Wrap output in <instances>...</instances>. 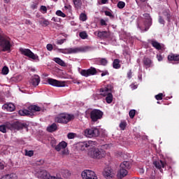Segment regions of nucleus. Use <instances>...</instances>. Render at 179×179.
<instances>
[{
    "instance_id": "44",
    "label": "nucleus",
    "mask_w": 179,
    "mask_h": 179,
    "mask_svg": "<svg viewBox=\"0 0 179 179\" xmlns=\"http://www.w3.org/2000/svg\"><path fill=\"white\" fill-rule=\"evenodd\" d=\"M135 110H131L129 113V117L130 118H134V117H135Z\"/></svg>"
},
{
    "instance_id": "43",
    "label": "nucleus",
    "mask_w": 179,
    "mask_h": 179,
    "mask_svg": "<svg viewBox=\"0 0 179 179\" xmlns=\"http://www.w3.org/2000/svg\"><path fill=\"white\" fill-rule=\"evenodd\" d=\"M50 145L52 148H55V146H57V140L52 139L50 141Z\"/></svg>"
},
{
    "instance_id": "16",
    "label": "nucleus",
    "mask_w": 179,
    "mask_h": 179,
    "mask_svg": "<svg viewBox=\"0 0 179 179\" xmlns=\"http://www.w3.org/2000/svg\"><path fill=\"white\" fill-rule=\"evenodd\" d=\"M103 176L104 178L113 179L114 178V176H115V173H114V171L113 170V169L108 167L103 170Z\"/></svg>"
},
{
    "instance_id": "54",
    "label": "nucleus",
    "mask_w": 179,
    "mask_h": 179,
    "mask_svg": "<svg viewBox=\"0 0 179 179\" xmlns=\"http://www.w3.org/2000/svg\"><path fill=\"white\" fill-rule=\"evenodd\" d=\"M157 59H158V61L159 62H160V61H163V57L162 56V55H157Z\"/></svg>"
},
{
    "instance_id": "53",
    "label": "nucleus",
    "mask_w": 179,
    "mask_h": 179,
    "mask_svg": "<svg viewBox=\"0 0 179 179\" xmlns=\"http://www.w3.org/2000/svg\"><path fill=\"white\" fill-rule=\"evenodd\" d=\"M43 26H48L50 24V21L47 20H45L43 22Z\"/></svg>"
},
{
    "instance_id": "20",
    "label": "nucleus",
    "mask_w": 179,
    "mask_h": 179,
    "mask_svg": "<svg viewBox=\"0 0 179 179\" xmlns=\"http://www.w3.org/2000/svg\"><path fill=\"white\" fill-rule=\"evenodd\" d=\"M3 110H6V111H15V105L12 103H6L2 107Z\"/></svg>"
},
{
    "instance_id": "58",
    "label": "nucleus",
    "mask_w": 179,
    "mask_h": 179,
    "mask_svg": "<svg viewBox=\"0 0 179 179\" xmlns=\"http://www.w3.org/2000/svg\"><path fill=\"white\" fill-rule=\"evenodd\" d=\"M107 2H108V0H101V3H102V4H105Z\"/></svg>"
},
{
    "instance_id": "13",
    "label": "nucleus",
    "mask_w": 179,
    "mask_h": 179,
    "mask_svg": "<svg viewBox=\"0 0 179 179\" xmlns=\"http://www.w3.org/2000/svg\"><path fill=\"white\" fill-rule=\"evenodd\" d=\"M20 52L22 55H25V57H28V58H31V59H37L38 61V56L33 53L30 49L20 48Z\"/></svg>"
},
{
    "instance_id": "37",
    "label": "nucleus",
    "mask_w": 179,
    "mask_h": 179,
    "mask_svg": "<svg viewBox=\"0 0 179 179\" xmlns=\"http://www.w3.org/2000/svg\"><path fill=\"white\" fill-rule=\"evenodd\" d=\"M99 72H101V76L103 77V76H107L108 75H110V73H108V71L107 70H105V71H100V70H98Z\"/></svg>"
},
{
    "instance_id": "51",
    "label": "nucleus",
    "mask_w": 179,
    "mask_h": 179,
    "mask_svg": "<svg viewBox=\"0 0 179 179\" xmlns=\"http://www.w3.org/2000/svg\"><path fill=\"white\" fill-rule=\"evenodd\" d=\"M159 22L160 23V24H164V20L163 19V17H162V16H159Z\"/></svg>"
},
{
    "instance_id": "2",
    "label": "nucleus",
    "mask_w": 179,
    "mask_h": 179,
    "mask_svg": "<svg viewBox=\"0 0 179 179\" xmlns=\"http://www.w3.org/2000/svg\"><path fill=\"white\" fill-rule=\"evenodd\" d=\"M113 90V87L111 85L108 86L105 88H102L100 90V95L106 97V101L108 104H111L113 103V94L111 93Z\"/></svg>"
},
{
    "instance_id": "33",
    "label": "nucleus",
    "mask_w": 179,
    "mask_h": 179,
    "mask_svg": "<svg viewBox=\"0 0 179 179\" xmlns=\"http://www.w3.org/2000/svg\"><path fill=\"white\" fill-rule=\"evenodd\" d=\"M1 73L2 75H8V73H9V68L6 66H3L1 70Z\"/></svg>"
},
{
    "instance_id": "32",
    "label": "nucleus",
    "mask_w": 179,
    "mask_h": 179,
    "mask_svg": "<svg viewBox=\"0 0 179 179\" xmlns=\"http://www.w3.org/2000/svg\"><path fill=\"white\" fill-rule=\"evenodd\" d=\"M79 36L83 40H86V38H87V33H86V31L80 32Z\"/></svg>"
},
{
    "instance_id": "57",
    "label": "nucleus",
    "mask_w": 179,
    "mask_h": 179,
    "mask_svg": "<svg viewBox=\"0 0 179 179\" xmlns=\"http://www.w3.org/2000/svg\"><path fill=\"white\" fill-rule=\"evenodd\" d=\"M31 9H36L37 8V4L34 3L31 6Z\"/></svg>"
},
{
    "instance_id": "17",
    "label": "nucleus",
    "mask_w": 179,
    "mask_h": 179,
    "mask_svg": "<svg viewBox=\"0 0 179 179\" xmlns=\"http://www.w3.org/2000/svg\"><path fill=\"white\" fill-rule=\"evenodd\" d=\"M48 83L49 85H51V86H55L56 87H64V86H65V83L58 81V80H57L55 79H52V78H49L48 80Z\"/></svg>"
},
{
    "instance_id": "22",
    "label": "nucleus",
    "mask_w": 179,
    "mask_h": 179,
    "mask_svg": "<svg viewBox=\"0 0 179 179\" xmlns=\"http://www.w3.org/2000/svg\"><path fill=\"white\" fill-rule=\"evenodd\" d=\"M151 44L154 48H156V50H160L162 48H163V45L160 44L159 42L157 41L152 40L151 41Z\"/></svg>"
},
{
    "instance_id": "34",
    "label": "nucleus",
    "mask_w": 179,
    "mask_h": 179,
    "mask_svg": "<svg viewBox=\"0 0 179 179\" xmlns=\"http://www.w3.org/2000/svg\"><path fill=\"white\" fill-rule=\"evenodd\" d=\"M80 20H82V22H86V20H87V15L85 13H81L80 15Z\"/></svg>"
},
{
    "instance_id": "10",
    "label": "nucleus",
    "mask_w": 179,
    "mask_h": 179,
    "mask_svg": "<svg viewBox=\"0 0 179 179\" xmlns=\"http://www.w3.org/2000/svg\"><path fill=\"white\" fill-rule=\"evenodd\" d=\"M86 138H96L100 135V131L96 127L87 128L84 131Z\"/></svg>"
},
{
    "instance_id": "21",
    "label": "nucleus",
    "mask_w": 179,
    "mask_h": 179,
    "mask_svg": "<svg viewBox=\"0 0 179 179\" xmlns=\"http://www.w3.org/2000/svg\"><path fill=\"white\" fill-rule=\"evenodd\" d=\"M11 127L13 129H23L24 128V124L19 122H15L11 124Z\"/></svg>"
},
{
    "instance_id": "23",
    "label": "nucleus",
    "mask_w": 179,
    "mask_h": 179,
    "mask_svg": "<svg viewBox=\"0 0 179 179\" xmlns=\"http://www.w3.org/2000/svg\"><path fill=\"white\" fill-rule=\"evenodd\" d=\"M57 129H58V126H57V124L55 123H53L47 127L48 132H55Z\"/></svg>"
},
{
    "instance_id": "11",
    "label": "nucleus",
    "mask_w": 179,
    "mask_h": 179,
    "mask_svg": "<svg viewBox=\"0 0 179 179\" xmlns=\"http://www.w3.org/2000/svg\"><path fill=\"white\" fill-rule=\"evenodd\" d=\"M66 146H68V143L65 141H62L55 146V150L57 152H61L62 150V155L66 156V155H69V150L66 149Z\"/></svg>"
},
{
    "instance_id": "1",
    "label": "nucleus",
    "mask_w": 179,
    "mask_h": 179,
    "mask_svg": "<svg viewBox=\"0 0 179 179\" xmlns=\"http://www.w3.org/2000/svg\"><path fill=\"white\" fill-rule=\"evenodd\" d=\"M90 50L89 46H81L77 48H68L64 49L57 48V52H61L62 54H78V52H87Z\"/></svg>"
},
{
    "instance_id": "47",
    "label": "nucleus",
    "mask_w": 179,
    "mask_h": 179,
    "mask_svg": "<svg viewBox=\"0 0 179 179\" xmlns=\"http://www.w3.org/2000/svg\"><path fill=\"white\" fill-rule=\"evenodd\" d=\"M156 100H163V94L160 93L155 96Z\"/></svg>"
},
{
    "instance_id": "4",
    "label": "nucleus",
    "mask_w": 179,
    "mask_h": 179,
    "mask_svg": "<svg viewBox=\"0 0 179 179\" xmlns=\"http://www.w3.org/2000/svg\"><path fill=\"white\" fill-rule=\"evenodd\" d=\"M129 162L124 161L120 164V169L117 173V178L120 179L124 178L128 174V169H130Z\"/></svg>"
},
{
    "instance_id": "5",
    "label": "nucleus",
    "mask_w": 179,
    "mask_h": 179,
    "mask_svg": "<svg viewBox=\"0 0 179 179\" xmlns=\"http://www.w3.org/2000/svg\"><path fill=\"white\" fill-rule=\"evenodd\" d=\"M35 176L36 177H37V178H39V179H63L62 178L58 176H50V173L44 169H41L35 173Z\"/></svg>"
},
{
    "instance_id": "30",
    "label": "nucleus",
    "mask_w": 179,
    "mask_h": 179,
    "mask_svg": "<svg viewBox=\"0 0 179 179\" xmlns=\"http://www.w3.org/2000/svg\"><path fill=\"white\" fill-rule=\"evenodd\" d=\"M113 66L115 69H120V68H121V64H120V59H115L113 63Z\"/></svg>"
},
{
    "instance_id": "62",
    "label": "nucleus",
    "mask_w": 179,
    "mask_h": 179,
    "mask_svg": "<svg viewBox=\"0 0 179 179\" xmlns=\"http://www.w3.org/2000/svg\"><path fill=\"white\" fill-rule=\"evenodd\" d=\"M136 87H137L136 85H134V86H132V85H131V88H132L133 90H135V89H136Z\"/></svg>"
},
{
    "instance_id": "29",
    "label": "nucleus",
    "mask_w": 179,
    "mask_h": 179,
    "mask_svg": "<svg viewBox=\"0 0 179 179\" xmlns=\"http://www.w3.org/2000/svg\"><path fill=\"white\" fill-rule=\"evenodd\" d=\"M144 19L147 20V24L148 26H151L152 25V18L150 17V15L148 13H145L143 15Z\"/></svg>"
},
{
    "instance_id": "26",
    "label": "nucleus",
    "mask_w": 179,
    "mask_h": 179,
    "mask_svg": "<svg viewBox=\"0 0 179 179\" xmlns=\"http://www.w3.org/2000/svg\"><path fill=\"white\" fill-rule=\"evenodd\" d=\"M154 165L157 169H162V168H164V166H166V164H164L163 161L160 160V161L155 162Z\"/></svg>"
},
{
    "instance_id": "42",
    "label": "nucleus",
    "mask_w": 179,
    "mask_h": 179,
    "mask_svg": "<svg viewBox=\"0 0 179 179\" xmlns=\"http://www.w3.org/2000/svg\"><path fill=\"white\" fill-rule=\"evenodd\" d=\"M76 136V134H74V133H69V134H67V138H68L69 139H73Z\"/></svg>"
},
{
    "instance_id": "27",
    "label": "nucleus",
    "mask_w": 179,
    "mask_h": 179,
    "mask_svg": "<svg viewBox=\"0 0 179 179\" xmlns=\"http://www.w3.org/2000/svg\"><path fill=\"white\" fill-rule=\"evenodd\" d=\"M60 173L64 178H69L71 176V172L68 169H61Z\"/></svg>"
},
{
    "instance_id": "24",
    "label": "nucleus",
    "mask_w": 179,
    "mask_h": 179,
    "mask_svg": "<svg viewBox=\"0 0 179 179\" xmlns=\"http://www.w3.org/2000/svg\"><path fill=\"white\" fill-rule=\"evenodd\" d=\"M168 60L178 62L179 61V55L171 54L168 56Z\"/></svg>"
},
{
    "instance_id": "12",
    "label": "nucleus",
    "mask_w": 179,
    "mask_h": 179,
    "mask_svg": "<svg viewBox=\"0 0 179 179\" xmlns=\"http://www.w3.org/2000/svg\"><path fill=\"white\" fill-rule=\"evenodd\" d=\"M90 118L93 122H96L103 118V112L99 109H94L90 112Z\"/></svg>"
},
{
    "instance_id": "52",
    "label": "nucleus",
    "mask_w": 179,
    "mask_h": 179,
    "mask_svg": "<svg viewBox=\"0 0 179 179\" xmlns=\"http://www.w3.org/2000/svg\"><path fill=\"white\" fill-rule=\"evenodd\" d=\"M100 23L101 26H107V22H106V20H104L103 19H101L100 20Z\"/></svg>"
},
{
    "instance_id": "49",
    "label": "nucleus",
    "mask_w": 179,
    "mask_h": 179,
    "mask_svg": "<svg viewBox=\"0 0 179 179\" xmlns=\"http://www.w3.org/2000/svg\"><path fill=\"white\" fill-rule=\"evenodd\" d=\"M46 48L48 51H52V49L54 48L51 44H48L46 46Z\"/></svg>"
},
{
    "instance_id": "60",
    "label": "nucleus",
    "mask_w": 179,
    "mask_h": 179,
    "mask_svg": "<svg viewBox=\"0 0 179 179\" xmlns=\"http://www.w3.org/2000/svg\"><path fill=\"white\" fill-rule=\"evenodd\" d=\"M64 8H65V9H71V8H72V6H71V5H69V6H65Z\"/></svg>"
},
{
    "instance_id": "9",
    "label": "nucleus",
    "mask_w": 179,
    "mask_h": 179,
    "mask_svg": "<svg viewBox=\"0 0 179 179\" xmlns=\"http://www.w3.org/2000/svg\"><path fill=\"white\" fill-rule=\"evenodd\" d=\"M0 46L3 48V51H10L12 47L10 38L0 35Z\"/></svg>"
},
{
    "instance_id": "55",
    "label": "nucleus",
    "mask_w": 179,
    "mask_h": 179,
    "mask_svg": "<svg viewBox=\"0 0 179 179\" xmlns=\"http://www.w3.org/2000/svg\"><path fill=\"white\" fill-rule=\"evenodd\" d=\"M127 77H128L129 79H131L132 78V71L131 70L127 73Z\"/></svg>"
},
{
    "instance_id": "61",
    "label": "nucleus",
    "mask_w": 179,
    "mask_h": 179,
    "mask_svg": "<svg viewBox=\"0 0 179 179\" xmlns=\"http://www.w3.org/2000/svg\"><path fill=\"white\" fill-rule=\"evenodd\" d=\"M26 24H31V22H30V20H27Z\"/></svg>"
},
{
    "instance_id": "46",
    "label": "nucleus",
    "mask_w": 179,
    "mask_h": 179,
    "mask_svg": "<svg viewBox=\"0 0 179 179\" xmlns=\"http://www.w3.org/2000/svg\"><path fill=\"white\" fill-rule=\"evenodd\" d=\"M125 127H127V123L125 122H122L120 124V127L121 128V129H122L124 131V129H125Z\"/></svg>"
},
{
    "instance_id": "50",
    "label": "nucleus",
    "mask_w": 179,
    "mask_h": 179,
    "mask_svg": "<svg viewBox=\"0 0 179 179\" xmlns=\"http://www.w3.org/2000/svg\"><path fill=\"white\" fill-rule=\"evenodd\" d=\"M105 15L106 16H109V17H114V16L113 15V14L110 11H105Z\"/></svg>"
},
{
    "instance_id": "41",
    "label": "nucleus",
    "mask_w": 179,
    "mask_h": 179,
    "mask_svg": "<svg viewBox=\"0 0 179 179\" xmlns=\"http://www.w3.org/2000/svg\"><path fill=\"white\" fill-rule=\"evenodd\" d=\"M100 64L101 65H103L105 66V65H107V64H108V62L107 61L106 59H101Z\"/></svg>"
},
{
    "instance_id": "59",
    "label": "nucleus",
    "mask_w": 179,
    "mask_h": 179,
    "mask_svg": "<svg viewBox=\"0 0 179 179\" xmlns=\"http://www.w3.org/2000/svg\"><path fill=\"white\" fill-rule=\"evenodd\" d=\"M3 168H4L3 164L0 162V170H3Z\"/></svg>"
},
{
    "instance_id": "14",
    "label": "nucleus",
    "mask_w": 179,
    "mask_h": 179,
    "mask_svg": "<svg viewBox=\"0 0 179 179\" xmlns=\"http://www.w3.org/2000/svg\"><path fill=\"white\" fill-rule=\"evenodd\" d=\"M82 76H85V78H89V76H93V75L97 74V70L94 67H91L88 69H83L80 72Z\"/></svg>"
},
{
    "instance_id": "63",
    "label": "nucleus",
    "mask_w": 179,
    "mask_h": 179,
    "mask_svg": "<svg viewBox=\"0 0 179 179\" xmlns=\"http://www.w3.org/2000/svg\"><path fill=\"white\" fill-rule=\"evenodd\" d=\"M52 20L53 22H57V19H56L55 17H52Z\"/></svg>"
},
{
    "instance_id": "7",
    "label": "nucleus",
    "mask_w": 179,
    "mask_h": 179,
    "mask_svg": "<svg viewBox=\"0 0 179 179\" xmlns=\"http://www.w3.org/2000/svg\"><path fill=\"white\" fill-rule=\"evenodd\" d=\"M92 150L88 152L89 156L92 159H102L106 156V152L103 150H99L96 148H91Z\"/></svg>"
},
{
    "instance_id": "8",
    "label": "nucleus",
    "mask_w": 179,
    "mask_h": 179,
    "mask_svg": "<svg viewBox=\"0 0 179 179\" xmlns=\"http://www.w3.org/2000/svg\"><path fill=\"white\" fill-rule=\"evenodd\" d=\"M95 146H97V142L87 141L79 143L77 148L79 150H85L86 149H92V148H94Z\"/></svg>"
},
{
    "instance_id": "38",
    "label": "nucleus",
    "mask_w": 179,
    "mask_h": 179,
    "mask_svg": "<svg viewBox=\"0 0 179 179\" xmlns=\"http://www.w3.org/2000/svg\"><path fill=\"white\" fill-rule=\"evenodd\" d=\"M0 132H3V134H6V125H0Z\"/></svg>"
},
{
    "instance_id": "36",
    "label": "nucleus",
    "mask_w": 179,
    "mask_h": 179,
    "mask_svg": "<svg viewBox=\"0 0 179 179\" xmlns=\"http://www.w3.org/2000/svg\"><path fill=\"white\" fill-rule=\"evenodd\" d=\"M117 8H119V9H124V8H125V3L124 1H119L117 3Z\"/></svg>"
},
{
    "instance_id": "35",
    "label": "nucleus",
    "mask_w": 179,
    "mask_h": 179,
    "mask_svg": "<svg viewBox=\"0 0 179 179\" xmlns=\"http://www.w3.org/2000/svg\"><path fill=\"white\" fill-rule=\"evenodd\" d=\"M56 15L57 16H60V17H66V15H65V13H64L60 10H58L56 11Z\"/></svg>"
},
{
    "instance_id": "39",
    "label": "nucleus",
    "mask_w": 179,
    "mask_h": 179,
    "mask_svg": "<svg viewBox=\"0 0 179 179\" xmlns=\"http://www.w3.org/2000/svg\"><path fill=\"white\" fill-rule=\"evenodd\" d=\"M25 155L26 156H29V157H31V156L34 155V152H33V150H29V151L26 150Z\"/></svg>"
},
{
    "instance_id": "3",
    "label": "nucleus",
    "mask_w": 179,
    "mask_h": 179,
    "mask_svg": "<svg viewBox=\"0 0 179 179\" xmlns=\"http://www.w3.org/2000/svg\"><path fill=\"white\" fill-rule=\"evenodd\" d=\"M41 108H40L38 106L36 105H31L29 106L28 110L24 109V110H20L18 112V114L20 115H27L28 117H31V115H34V113H36V111H41Z\"/></svg>"
},
{
    "instance_id": "19",
    "label": "nucleus",
    "mask_w": 179,
    "mask_h": 179,
    "mask_svg": "<svg viewBox=\"0 0 179 179\" xmlns=\"http://www.w3.org/2000/svg\"><path fill=\"white\" fill-rule=\"evenodd\" d=\"M30 83L33 86H38L40 84V76L35 75L31 78Z\"/></svg>"
},
{
    "instance_id": "6",
    "label": "nucleus",
    "mask_w": 179,
    "mask_h": 179,
    "mask_svg": "<svg viewBox=\"0 0 179 179\" xmlns=\"http://www.w3.org/2000/svg\"><path fill=\"white\" fill-rule=\"evenodd\" d=\"M71 120H73V115L62 113L55 117V121L59 124H68Z\"/></svg>"
},
{
    "instance_id": "15",
    "label": "nucleus",
    "mask_w": 179,
    "mask_h": 179,
    "mask_svg": "<svg viewBox=\"0 0 179 179\" xmlns=\"http://www.w3.org/2000/svg\"><path fill=\"white\" fill-rule=\"evenodd\" d=\"M81 177L83 179H98L94 171L91 170L83 171L81 173Z\"/></svg>"
},
{
    "instance_id": "25",
    "label": "nucleus",
    "mask_w": 179,
    "mask_h": 179,
    "mask_svg": "<svg viewBox=\"0 0 179 179\" xmlns=\"http://www.w3.org/2000/svg\"><path fill=\"white\" fill-rule=\"evenodd\" d=\"M143 64L145 68H150L152 66V60L148 57L143 59Z\"/></svg>"
},
{
    "instance_id": "48",
    "label": "nucleus",
    "mask_w": 179,
    "mask_h": 179,
    "mask_svg": "<svg viewBox=\"0 0 179 179\" xmlns=\"http://www.w3.org/2000/svg\"><path fill=\"white\" fill-rule=\"evenodd\" d=\"M65 41H66V38L57 40V44H58L59 45H62V44H64V43H65Z\"/></svg>"
},
{
    "instance_id": "40",
    "label": "nucleus",
    "mask_w": 179,
    "mask_h": 179,
    "mask_svg": "<svg viewBox=\"0 0 179 179\" xmlns=\"http://www.w3.org/2000/svg\"><path fill=\"white\" fill-rule=\"evenodd\" d=\"M6 178L7 179H16V174L11 173L10 175H6Z\"/></svg>"
},
{
    "instance_id": "31",
    "label": "nucleus",
    "mask_w": 179,
    "mask_h": 179,
    "mask_svg": "<svg viewBox=\"0 0 179 179\" xmlns=\"http://www.w3.org/2000/svg\"><path fill=\"white\" fill-rule=\"evenodd\" d=\"M75 8L76 9H80L82 6V1L81 0H73Z\"/></svg>"
},
{
    "instance_id": "18",
    "label": "nucleus",
    "mask_w": 179,
    "mask_h": 179,
    "mask_svg": "<svg viewBox=\"0 0 179 179\" xmlns=\"http://www.w3.org/2000/svg\"><path fill=\"white\" fill-rule=\"evenodd\" d=\"M94 34H96L99 38H108V37H110V33L106 31H96Z\"/></svg>"
},
{
    "instance_id": "28",
    "label": "nucleus",
    "mask_w": 179,
    "mask_h": 179,
    "mask_svg": "<svg viewBox=\"0 0 179 179\" xmlns=\"http://www.w3.org/2000/svg\"><path fill=\"white\" fill-rule=\"evenodd\" d=\"M53 61L56 62V64H58L61 66H66V64H65V62H64L62 59H61L59 57H55L53 59Z\"/></svg>"
},
{
    "instance_id": "56",
    "label": "nucleus",
    "mask_w": 179,
    "mask_h": 179,
    "mask_svg": "<svg viewBox=\"0 0 179 179\" xmlns=\"http://www.w3.org/2000/svg\"><path fill=\"white\" fill-rule=\"evenodd\" d=\"M164 15L166 16V17L168 19L169 21H170V17H171V15L170 14H169V13H164Z\"/></svg>"
},
{
    "instance_id": "45",
    "label": "nucleus",
    "mask_w": 179,
    "mask_h": 179,
    "mask_svg": "<svg viewBox=\"0 0 179 179\" xmlns=\"http://www.w3.org/2000/svg\"><path fill=\"white\" fill-rule=\"evenodd\" d=\"M40 10L42 13H47V7L45 6H41Z\"/></svg>"
},
{
    "instance_id": "64",
    "label": "nucleus",
    "mask_w": 179,
    "mask_h": 179,
    "mask_svg": "<svg viewBox=\"0 0 179 179\" xmlns=\"http://www.w3.org/2000/svg\"><path fill=\"white\" fill-rule=\"evenodd\" d=\"M4 2H6V3H8V2H9L10 0H3Z\"/></svg>"
}]
</instances>
